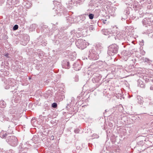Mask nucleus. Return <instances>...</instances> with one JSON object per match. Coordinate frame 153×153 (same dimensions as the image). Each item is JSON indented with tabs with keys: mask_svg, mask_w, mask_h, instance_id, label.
Here are the masks:
<instances>
[{
	"mask_svg": "<svg viewBox=\"0 0 153 153\" xmlns=\"http://www.w3.org/2000/svg\"><path fill=\"white\" fill-rule=\"evenodd\" d=\"M111 30L104 29L102 30V33L105 35H109V36H110V35L112 34L111 33Z\"/></svg>",
	"mask_w": 153,
	"mask_h": 153,
	"instance_id": "nucleus-19",
	"label": "nucleus"
},
{
	"mask_svg": "<svg viewBox=\"0 0 153 153\" xmlns=\"http://www.w3.org/2000/svg\"><path fill=\"white\" fill-rule=\"evenodd\" d=\"M19 28V26L17 25H15L13 27V30H16L18 29Z\"/></svg>",
	"mask_w": 153,
	"mask_h": 153,
	"instance_id": "nucleus-38",
	"label": "nucleus"
},
{
	"mask_svg": "<svg viewBox=\"0 0 153 153\" xmlns=\"http://www.w3.org/2000/svg\"><path fill=\"white\" fill-rule=\"evenodd\" d=\"M19 119L13 117L10 121H8L5 122L6 127L7 128H13L19 123Z\"/></svg>",
	"mask_w": 153,
	"mask_h": 153,
	"instance_id": "nucleus-6",
	"label": "nucleus"
},
{
	"mask_svg": "<svg viewBox=\"0 0 153 153\" xmlns=\"http://www.w3.org/2000/svg\"><path fill=\"white\" fill-rule=\"evenodd\" d=\"M108 153H114V152L112 151H110Z\"/></svg>",
	"mask_w": 153,
	"mask_h": 153,
	"instance_id": "nucleus-57",
	"label": "nucleus"
},
{
	"mask_svg": "<svg viewBox=\"0 0 153 153\" xmlns=\"http://www.w3.org/2000/svg\"><path fill=\"white\" fill-rule=\"evenodd\" d=\"M137 98L138 103L140 105H142L143 102V98L139 96H137Z\"/></svg>",
	"mask_w": 153,
	"mask_h": 153,
	"instance_id": "nucleus-24",
	"label": "nucleus"
},
{
	"mask_svg": "<svg viewBox=\"0 0 153 153\" xmlns=\"http://www.w3.org/2000/svg\"><path fill=\"white\" fill-rule=\"evenodd\" d=\"M54 137L52 135V136H51V139H52V140H53L54 139Z\"/></svg>",
	"mask_w": 153,
	"mask_h": 153,
	"instance_id": "nucleus-55",
	"label": "nucleus"
},
{
	"mask_svg": "<svg viewBox=\"0 0 153 153\" xmlns=\"http://www.w3.org/2000/svg\"><path fill=\"white\" fill-rule=\"evenodd\" d=\"M86 16H88L89 18L90 19L92 20L93 19L95 15L93 13H88V15H86Z\"/></svg>",
	"mask_w": 153,
	"mask_h": 153,
	"instance_id": "nucleus-28",
	"label": "nucleus"
},
{
	"mask_svg": "<svg viewBox=\"0 0 153 153\" xmlns=\"http://www.w3.org/2000/svg\"><path fill=\"white\" fill-rule=\"evenodd\" d=\"M51 107L54 108H56L57 107V103L56 102L53 103L51 105Z\"/></svg>",
	"mask_w": 153,
	"mask_h": 153,
	"instance_id": "nucleus-37",
	"label": "nucleus"
},
{
	"mask_svg": "<svg viewBox=\"0 0 153 153\" xmlns=\"http://www.w3.org/2000/svg\"><path fill=\"white\" fill-rule=\"evenodd\" d=\"M23 4L24 5H25V7L26 8H30L31 5V3H30V2L27 1H24L23 3Z\"/></svg>",
	"mask_w": 153,
	"mask_h": 153,
	"instance_id": "nucleus-23",
	"label": "nucleus"
},
{
	"mask_svg": "<svg viewBox=\"0 0 153 153\" xmlns=\"http://www.w3.org/2000/svg\"><path fill=\"white\" fill-rule=\"evenodd\" d=\"M143 42H144L143 40H142L141 41V42L140 43V45H143Z\"/></svg>",
	"mask_w": 153,
	"mask_h": 153,
	"instance_id": "nucleus-51",
	"label": "nucleus"
},
{
	"mask_svg": "<svg viewBox=\"0 0 153 153\" xmlns=\"http://www.w3.org/2000/svg\"><path fill=\"white\" fill-rule=\"evenodd\" d=\"M17 109L15 107H13L10 108L9 111V113L10 114H16L17 112Z\"/></svg>",
	"mask_w": 153,
	"mask_h": 153,
	"instance_id": "nucleus-22",
	"label": "nucleus"
},
{
	"mask_svg": "<svg viewBox=\"0 0 153 153\" xmlns=\"http://www.w3.org/2000/svg\"><path fill=\"white\" fill-rule=\"evenodd\" d=\"M142 22L144 25H146V27H147L148 25L150 26L153 23V20L151 18H146L143 20Z\"/></svg>",
	"mask_w": 153,
	"mask_h": 153,
	"instance_id": "nucleus-11",
	"label": "nucleus"
},
{
	"mask_svg": "<svg viewBox=\"0 0 153 153\" xmlns=\"http://www.w3.org/2000/svg\"><path fill=\"white\" fill-rule=\"evenodd\" d=\"M88 15V13H86L85 14H82L77 17H76V20L75 21L76 22H83L85 23L87 25H89L88 20V18H86V16Z\"/></svg>",
	"mask_w": 153,
	"mask_h": 153,
	"instance_id": "nucleus-5",
	"label": "nucleus"
},
{
	"mask_svg": "<svg viewBox=\"0 0 153 153\" xmlns=\"http://www.w3.org/2000/svg\"><path fill=\"white\" fill-rule=\"evenodd\" d=\"M129 50H131V49H129Z\"/></svg>",
	"mask_w": 153,
	"mask_h": 153,
	"instance_id": "nucleus-64",
	"label": "nucleus"
},
{
	"mask_svg": "<svg viewBox=\"0 0 153 153\" xmlns=\"http://www.w3.org/2000/svg\"><path fill=\"white\" fill-rule=\"evenodd\" d=\"M102 78L101 75L98 74H96L94 75L92 81L93 83L98 82Z\"/></svg>",
	"mask_w": 153,
	"mask_h": 153,
	"instance_id": "nucleus-14",
	"label": "nucleus"
},
{
	"mask_svg": "<svg viewBox=\"0 0 153 153\" xmlns=\"http://www.w3.org/2000/svg\"><path fill=\"white\" fill-rule=\"evenodd\" d=\"M20 100V98L18 97V98L17 97L15 98L14 101L15 102H18Z\"/></svg>",
	"mask_w": 153,
	"mask_h": 153,
	"instance_id": "nucleus-41",
	"label": "nucleus"
},
{
	"mask_svg": "<svg viewBox=\"0 0 153 153\" xmlns=\"http://www.w3.org/2000/svg\"><path fill=\"white\" fill-rule=\"evenodd\" d=\"M143 82L144 81L141 79H139L137 80V86L141 88H144L145 85Z\"/></svg>",
	"mask_w": 153,
	"mask_h": 153,
	"instance_id": "nucleus-20",
	"label": "nucleus"
},
{
	"mask_svg": "<svg viewBox=\"0 0 153 153\" xmlns=\"http://www.w3.org/2000/svg\"><path fill=\"white\" fill-rule=\"evenodd\" d=\"M69 58L71 60L73 61L76 59V55L71 54L69 56Z\"/></svg>",
	"mask_w": 153,
	"mask_h": 153,
	"instance_id": "nucleus-29",
	"label": "nucleus"
},
{
	"mask_svg": "<svg viewBox=\"0 0 153 153\" xmlns=\"http://www.w3.org/2000/svg\"><path fill=\"white\" fill-rule=\"evenodd\" d=\"M6 103L3 100H1L0 101V107L1 108H4L5 107Z\"/></svg>",
	"mask_w": 153,
	"mask_h": 153,
	"instance_id": "nucleus-26",
	"label": "nucleus"
},
{
	"mask_svg": "<svg viewBox=\"0 0 153 153\" xmlns=\"http://www.w3.org/2000/svg\"><path fill=\"white\" fill-rule=\"evenodd\" d=\"M88 146L89 147H92V146H93V145H92V144H91V143H89L88 144Z\"/></svg>",
	"mask_w": 153,
	"mask_h": 153,
	"instance_id": "nucleus-49",
	"label": "nucleus"
},
{
	"mask_svg": "<svg viewBox=\"0 0 153 153\" xmlns=\"http://www.w3.org/2000/svg\"><path fill=\"white\" fill-rule=\"evenodd\" d=\"M11 3L13 5H15V4H17L19 2V0H11Z\"/></svg>",
	"mask_w": 153,
	"mask_h": 153,
	"instance_id": "nucleus-35",
	"label": "nucleus"
},
{
	"mask_svg": "<svg viewBox=\"0 0 153 153\" xmlns=\"http://www.w3.org/2000/svg\"><path fill=\"white\" fill-rule=\"evenodd\" d=\"M76 47L79 48L83 50L86 48L88 45V43H87L85 40L82 39H79L76 42Z\"/></svg>",
	"mask_w": 153,
	"mask_h": 153,
	"instance_id": "nucleus-9",
	"label": "nucleus"
},
{
	"mask_svg": "<svg viewBox=\"0 0 153 153\" xmlns=\"http://www.w3.org/2000/svg\"><path fill=\"white\" fill-rule=\"evenodd\" d=\"M2 80L4 82L5 88L6 89H9L10 91L14 92L18 88L16 84V81L13 79L5 80L4 78H2Z\"/></svg>",
	"mask_w": 153,
	"mask_h": 153,
	"instance_id": "nucleus-2",
	"label": "nucleus"
},
{
	"mask_svg": "<svg viewBox=\"0 0 153 153\" xmlns=\"http://www.w3.org/2000/svg\"><path fill=\"white\" fill-rule=\"evenodd\" d=\"M62 65L63 68L69 69L70 68L69 62L66 60L63 61Z\"/></svg>",
	"mask_w": 153,
	"mask_h": 153,
	"instance_id": "nucleus-16",
	"label": "nucleus"
},
{
	"mask_svg": "<svg viewBox=\"0 0 153 153\" xmlns=\"http://www.w3.org/2000/svg\"><path fill=\"white\" fill-rule=\"evenodd\" d=\"M40 39V38L39 39H38V40H39V39Z\"/></svg>",
	"mask_w": 153,
	"mask_h": 153,
	"instance_id": "nucleus-63",
	"label": "nucleus"
},
{
	"mask_svg": "<svg viewBox=\"0 0 153 153\" xmlns=\"http://www.w3.org/2000/svg\"><path fill=\"white\" fill-rule=\"evenodd\" d=\"M5 127L6 128H7V127H6V125L5 124ZM9 129H8L7 131H6V132H7V133L8 134H11L13 131L12 130V129H11V128H10V127L9 128H8Z\"/></svg>",
	"mask_w": 153,
	"mask_h": 153,
	"instance_id": "nucleus-34",
	"label": "nucleus"
},
{
	"mask_svg": "<svg viewBox=\"0 0 153 153\" xmlns=\"http://www.w3.org/2000/svg\"><path fill=\"white\" fill-rule=\"evenodd\" d=\"M0 136L1 137L4 138L7 136V134L6 133L3 134L2 133H0Z\"/></svg>",
	"mask_w": 153,
	"mask_h": 153,
	"instance_id": "nucleus-36",
	"label": "nucleus"
},
{
	"mask_svg": "<svg viewBox=\"0 0 153 153\" xmlns=\"http://www.w3.org/2000/svg\"><path fill=\"white\" fill-rule=\"evenodd\" d=\"M142 59L143 61L145 62H148L149 61V59L147 58L143 57Z\"/></svg>",
	"mask_w": 153,
	"mask_h": 153,
	"instance_id": "nucleus-40",
	"label": "nucleus"
},
{
	"mask_svg": "<svg viewBox=\"0 0 153 153\" xmlns=\"http://www.w3.org/2000/svg\"><path fill=\"white\" fill-rule=\"evenodd\" d=\"M79 131V129H76L74 130V132L76 133H78Z\"/></svg>",
	"mask_w": 153,
	"mask_h": 153,
	"instance_id": "nucleus-44",
	"label": "nucleus"
},
{
	"mask_svg": "<svg viewBox=\"0 0 153 153\" xmlns=\"http://www.w3.org/2000/svg\"><path fill=\"white\" fill-rule=\"evenodd\" d=\"M150 88L151 90H152L153 89V88H152V87H151Z\"/></svg>",
	"mask_w": 153,
	"mask_h": 153,
	"instance_id": "nucleus-56",
	"label": "nucleus"
},
{
	"mask_svg": "<svg viewBox=\"0 0 153 153\" xmlns=\"http://www.w3.org/2000/svg\"><path fill=\"white\" fill-rule=\"evenodd\" d=\"M29 36L27 34H24L22 37L20 41V44L23 45L25 46L29 41Z\"/></svg>",
	"mask_w": 153,
	"mask_h": 153,
	"instance_id": "nucleus-10",
	"label": "nucleus"
},
{
	"mask_svg": "<svg viewBox=\"0 0 153 153\" xmlns=\"http://www.w3.org/2000/svg\"><path fill=\"white\" fill-rule=\"evenodd\" d=\"M103 47L101 44L99 43L93 47L89 52L88 57L91 60H95L99 58V55L102 50Z\"/></svg>",
	"mask_w": 153,
	"mask_h": 153,
	"instance_id": "nucleus-1",
	"label": "nucleus"
},
{
	"mask_svg": "<svg viewBox=\"0 0 153 153\" xmlns=\"http://www.w3.org/2000/svg\"><path fill=\"white\" fill-rule=\"evenodd\" d=\"M100 9H97L94 12V13L95 14L94 17L96 18L97 17L100 15Z\"/></svg>",
	"mask_w": 153,
	"mask_h": 153,
	"instance_id": "nucleus-25",
	"label": "nucleus"
},
{
	"mask_svg": "<svg viewBox=\"0 0 153 153\" xmlns=\"http://www.w3.org/2000/svg\"><path fill=\"white\" fill-rule=\"evenodd\" d=\"M144 82L145 81V82H148L149 81V78L147 76H143V79H141Z\"/></svg>",
	"mask_w": 153,
	"mask_h": 153,
	"instance_id": "nucleus-30",
	"label": "nucleus"
},
{
	"mask_svg": "<svg viewBox=\"0 0 153 153\" xmlns=\"http://www.w3.org/2000/svg\"><path fill=\"white\" fill-rule=\"evenodd\" d=\"M89 30L90 31L93 30L94 29V27H93V25H90L89 26Z\"/></svg>",
	"mask_w": 153,
	"mask_h": 153,
	"instance_id": "nucleus-43",
	"label": "nucleus"
},
{
	"mask_svg": "<svg viewBox=\"0 0 153 153\" xmlns=\"http://www.w3.org/2000/svg\"><path fill=\"white\" fill-rule=\"evenodd\" d=\"M6 74H7L8 75L9 74V72H6Z\"/></svg>",
	"mask_w": 153,
	"mask_h": 153,
	"instance_id": "nucleus-59",
	"label": "nucleus"
},
{
	"mask_svg": "<svg viewBox=\"0 0 153 153\" xmlns=\"http://www.w3.org/2000/svg\"><path fill=\"white\" fill-rule=\"evenodd\" d=\"M85 0H72L71 2H74L75 5L82 4Z\"/></svg>",
	"mask_w": 153,
	"mask_h": 153,
	"instance_id": "nucleus-21",
	"label": "nucleus"
},
{
	"mask_svg": "<svg viewBox=\"0 0 153 153\" xmlns=\"http://www.w3.org/2000/svg\"><path fill=\"white\" fill-rule=\"evenodd\" d=\"M74 31L72 30L70 33L71 35H72V36H74Z\"/></svg>",
	"mask_w": 153,
	"mask_h": 153,
	"instance_id": "nucleus-45",
	"label": "nucleus"
},
{
	"mask_svg": "<svg viewBox=\"0 0 153 153\" xmlns=\"http://www.w3.org/2000/svg\"><path fill=\"white\" fill-rule=\"evenodd\" d=\"M29 80L31 79V77H29Z\"/></svg>",
	"mask_w": 153,
	"mask_h": 153,
	"instance_id": "nucleus-60",
	"label": "nucleus"
},
{
	"mask_svg": "<svg viewBox=\"0 0 153 153\" xmlns=\"http://www.w3.org/2000/svg\"><path fill=\"white\" fill-rule=\"evenodd\" d=\"M105 112H106L107 111V110H105Z\"/></svg>",
	"mask_w": 153,
	"mask_h": 153,
	"instance_id": "nucleus-61",
	"label": "nucleus"
},
{
	"mask_svg": "<svg viewBox=\"0 0 153 153\" xmlns=\"http://www.w3.org/2000/svg\"><path fill=\"white\" fill-rule=\"evenodd\" d=\"M76 16H70L68 15L65 17L67 22L69 25L74 23L76 20Z\"/></svg>",
	"mask_w": 153,
	"mask_h": 153,
	"instance_id": "nucleus-13",
	"label": "nucleus"
},
{
	"mask_svg": "<svg viewBox=\"0 0 153 153\" xmlns=\"http://www.w3.org/2000/svg\"><path fill=\"white\" fill-rule=\"evenodd\" d=\"M126 22L127 23V20L126 21Z\"/></svg>",
	"mask_w": 153,
	"mask_h": 153,
	"instance_id": "nucleus-62",
	"label": "nucleus"
},
{
	"mask_svg": "<svg viewBox=\"0 0 153 153\" xmlns=\"http://www.w3.org/2000/svg\"><path fill=\"white\" fill-rule=\"evenodd\" d=\"M125 52L124 53V55L129 57L131 55V53L127 51V50L125 51Z\"/></svg>",
	"mask_w": 153,
	"mask_h": 153,
	"instance_id": "nucleus-33",
	"label": "nucleus"
},
{
	"mask_svg": "<svg viewBox=\"0 0 153 153\" xmlns=\"http://www.w3.org/2000/svg\"><path fill=\"white\" fill-rule=\"evenodd\" d=\"M116 39H117L119 40H125V35L122 33H119L116 35V36L114 37Z\"/></svg>",
	"mask_w": 153,
	"mask_h": 153,
	"instance_id": "nucleus-17",
	"label": "nucleus"
},
{
	"mask_svg": "<svg viewBox=\"0 0 153 153\" xmlns=\"http://www.w3.org/2000/svg\"><path fill=\"white\" fill-rule=\"evenodd\" d=\"M6 141L11 146H15L18 143L17 138L14 136H9L6 140Z\"/></svg>",
	"mask_w": 153,
	"mask_h": 153,
	"instance_id": "nucleus-8",
	"label": "nucleus"
},
{
	"mask_svg": "<svg viewBox=\"0 0 153 153\" xmlns=\"http://www.w3.org/2000/svg\"><path fill=\"white\" fill-rule=\"evenodd\" d=\"M51 91H50V90H48V91L47 92V93L46 94H51Z\"/></svg>",
	"mask_w": 153,
	"mask_h": 153,
	"instance_id": "nucleus-48",
	"label": "nucleus"
},
{
	"mask_svg": "<svg viewBox=\"0 0 153 153\" xmlns=\"http://www.w3.org/2000/svg\"><path fill=\"white\" fill-rule=\"evenodd\" d=\"M141 53L143 55H144L145 53V52L143 51L141 52Z\"/></svg>",
	"mask_w": 153,
	"mask_h": 153,
	"instance_id": "nucleus-50",
	"label": "nucleus"
},
{
	"mask_svg": "<svg viewBox=\"0 0 153 153\" xmlns=\"http://www.w3.org/2000/svg\"><path fill=\"white\" fill-rule=\"evenodd\" d=\"M118 50L119 47L117 45H111L108 47L107 53L110 56L113 55L118 53Z\"/></svg>",
	"mask_w": 153,
	"mask_h": 153,
	"instance_id": "nucleus-4",
	"label": "nucleus"
},
{
	"mask_svg": "<svg viewBox=\"0 0 153 153\" xmlns=\"http://www.w3.org/2000/svg\"><path fill=\"white\" fill-rule=\"evenodd\" d=\"M92 137H94V138H97L99 137V136L98 134H94L92 135Z\"/></svg>",
	"mask_w": 153,
	"mask_h": 153,
	"instance_id": "nucleus-42",
	"label": "nucleus"
},
{
	"mask_svg": "<svg viewBox=\"0 0 153 153\" xmlns=\"http://www.w3.org/2000/svg\"><path fill=\"white\" fill-rule=\"evenodd\" d=\"M106 21H107V20H103V22L104 24H105L106 23Z\"/></svg>",
	"mask_w": 153,
	"mask_h": 153,
	"instance_id": "nucleus-52",
	"label": "nucleus"
},
{
	"mask_svg": "<svg viewBox=\"0 0 153 153\" xmlns=\"http://www.w3.org/2000/svg\"><path fill=\"white\" fill-rule=\"evenodd\" d=\"M137 3H134V4H133V7L134 8H137Z\"/></svg>",
	"mask_w": 153,
	"mask_h": 153,
	"instance_id": "nucleus-46",
	"label": "nucleus"
},
{
	"mask_svg": "<svg viewBox=\"0 0 153 153\" xmlns=\"http://www.w3.org/2000/svg\"><path fill=\"white\" fill-rule=\"evenodd\" d=\"M8 55L9 54L8 53H6L4 54V56L7 58H9Z\"/></svg>",
	"mask_w": 153,
	"mask_h": 153,
	"instance_id": "nucleus-47",
	"label": "nucleus"
},
{
	"mask_svg": "<svg viewBox=\"0 0 153 153\" xmlns=\"http://www.w3.org/2000/svg\"><path fill=\"white\" fill-rule=\"evenodd\" d=\"M122 47H123V48H129V47L130 46L129 45H127L126 43H125L123 42L122 43Z\"/></svg>",
	"mask_w": 153,
	"mask_h": 153,
	"instance_id": "nucleus-32",
	"label": "nucleus"
},
{
	"mask_svg": "<svg viewBox=\"0 0 153 153\" xmlns=\"http://www.w3.org/2000/svg\"><path fill=\"white\" fill-rule=\"evenodd\" d=\"M56 36V38H59L58 41L59 42L63 43V44L65 45V47L66 48L69 46L71 45V43H69L68 44L66 43V42H70L66 36L65 34L61 32H60Z\"/></svg>",
	"mask_w": 153,
	"mask_h": 153,
	"instance_id": "nucleus-3",
	"label": "nucleus"
},
{
	"mask_svg": "<svg viewBox=\"0 0 153 153\" xmlns=\"http://www.w3.org/2000/svg\"><path fill=\"white\" fill-rule=\"evenodd\" d=\"M37 26V25L36 24H32L30 26V29L32 30H34Z\"/></svg>",
	"mask_w": 153,
	"mask_h": 153,
	"instance_id": "nucleus-27",
	"label": "nucleus"
},
{
	"mask_svg": "<svg viewBox=\"0 0 153 153\" xmlns=\"http://www.w3.org/2000/svg\"><path fill=\"white\" fill-rule=\"evenodd\" d=\"M82 64L80 60H78L73 65V68L76 71H79L82 67Z\"/></svg>",
	"mask_w": 153,
	"mask_h": 153,
	"instance_id": "nucleus-12",
	"label": "nucleus"
},
{
	"mask_svg": "<svg viewBox=\"0 0 153 153\" xmlns=\"http://www.w3.org/2000/svg\"><path fill=\"white\" fill-rule=\"evenodd\" d=\"M130 12L128 8H126L124 11L121 17V19L122 21L125 20L127 19L128 16Z\"/></svg>",
	"mask_w": 153,
	"mask_h": 153,
	"instance_id": "nucleus-15",
	"label": "nucleus"
},
{
	"mask_svg": "<svg viewBox=\"0 0 153 153\" xmlns=\"http://www.w3.org/2000/svg\"><path fill=\"white\" fill-rule=\"evenodd\" d=\"M8 117H5L3 114L2 113L0 112V121L2 122H5V121H7L9 120Z\"/></svg>",
	"mask_w": 153,
	"mask_h": 153,
	"instance_id": "nucleus-18",
	"label": "nucleus"
},
{
	"mask_svg": "<svg viewBox=\"0 0 153 153\" xmlns=\"http://www.w3.org/2000/svg\"><path fill=\"white\" fill-rule=\"evenodd\" d=\"M38 44L39 45H42V46H45L46 45L47 43L46 42H43L42 41L39 40L38 41Z\"/></svg>",
	"mask_w": 153,
	"mask_h": 153,
	"instance_id": "nucleus-31",
	"label": "nucleus"
},
{
	"mask_svg": "<svg viewBox=\"0 0 153 153\" xmlns=\"http://www.w3.org/2000/svg\"><path fill=\"white\" fill-rule=\"evenodd\" d=\"M149 105H153V103L151 102H149Z\"/></svg>",
	"mask_w": 153,
	"mask_h": 153,
	"instance_id": "nucleus-54",
	"label": "nucleus"
},
{
	"mask_svg": "<svg viewBox=\"0 0 153 153\" xmlns=\"http://www.w3.org/2000/svg\"><path fill=\"white\" fill-rule=\"evenodd\" d=\"M4 38L5 39H7L8 38V36L7 35H5Z\"/></svg>",
	"mask_w": 153,
	"mask_h": 153,
	"instance_id": "nucleus-53",
	"label": "nucleus"
},
{
	"mask_svg": "<svg viewBox=\"0 0 153 153\" xmlns=\"http://www.w3.org/2000/svg\"><path fill=\"white\" fill-rule=\"evenodd\" d=\"M116 151L119 152V149L117 150L116 151Z\"/></svg>",
	"mask_w": 153,
	"mask_h": 153,
	"instance_id": "nucleus-58",
	"label": "nucleus"
},
{
	"mask_svg": "<svg viewBox=\"0 0 153 153\" xmlns=\"http://www.w3.org/2000/svg\"><path fill=\"white\" fill-rule=\"evenodd\" d=\"M74 81L75 82H77L79 81V76L77 75H76L74 78Z\"/></svg>",
	"mask_w": 153,
	"mask_h": 153,
	"instance_id": "nucleus-39",
	"label": "nucleus"
},
{
	"mask_svg": "<svg viewBox=\"0 0 153 153\" xmlns=\"http://www.w3.org/2000/svg\"><path fill=\"white\" fill-rule=\"evenodd\" d=\"M53 4L54 5L55 7L53 8L56 10L57 11L56 14L58 15L59 16V14L58 13H59L60 15H61V13H63V10L64 9V8L62 7L60 2L58 1H53Z\"/></svg>",
	"mask_w": 153,
	"mask_h": 153,
	"instance_id": "nucleus-7",
	"label": "nucleus"
}]
</instances>
